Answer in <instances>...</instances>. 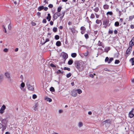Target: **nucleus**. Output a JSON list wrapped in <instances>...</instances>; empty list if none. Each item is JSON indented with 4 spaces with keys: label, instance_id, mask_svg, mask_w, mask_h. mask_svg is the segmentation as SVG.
Listing matches in <instances>:
<instances>
[{
    "label": "nucleus",
    "instance_id": "1",
    "mask_svg": "<svg viewBox=\"0 0 134 134\" xmlns=\"http://www.w3.org/2000/svg\"><path fill=\"white\" fill-rule=\"evenodd\" d=\"M27 89L30 91H33L34 88L33 85H31V82L29 80L27 81L26 83Z\"/></svg>",
    "mask_w": 134,
    "mask_h": 134
},
{
    "label": "nucleus",
    "instance_id": "2",
    "mask_svg": "<svg viewBox=\"0 0 134 134\" xmlns=\"http://www.w3.org/2000/svg\"><path fill=\"white\" fill-rule=\"evenodd\" d=\"M5 75L6 77L8 79V82L9 83H12L13 81V80L11 78L10 73L8 72H7L5 73Z\"/></svg>",
    "mask_w": 134,
    "mask_h": 134
},
{
    "label": "nucleus",
    "instance_id": "3",
    "mask_svg": "<svg viewBox=\"0 0 134 134\" xmlns=\"http://www.w3.org/2000/svg\"><path fill=\"white\" fill-rule=\"evenodd\" d=\"M132 48L131 47H129L126 51L125 56L127 57L130 54L132 51Z\"/></svg>",
    "mask_w": 134,
    "mask_h": 134
},
{
    "label": "nucleus",
    "instance_id": "4",
    "mask_svg": "<svg viewBox=\"0 0 134 134\" xmlns=\"http://www.w3.org/2000/svg\"><path fill=\"white\" fill-rule=\"evenodd\" d=\"M129 117L131 118L133 117L134 116V108L129 112Z\"/></svg>",
    "mask_w": 134,
    "mask_h": 134
},
{
    "label": "nucleus",
    "instance_id": "5",
    "mask_svg": "<svg viewBox=\"0 0 134 134\" xmlns=\"http://www.w3.org/2000/svg\"><path fill=\"white\" fill-rule=\"evenodd\" d=\"M61 55L62 58L65 60L68 57V54L64 52L62 53Z\"/></svg>",
    "mask_w": 134,
    "mask_h": 134
},
{
    "label": "nucleus",
    "instance_id": "6",
    "mask_svg": "<svg viewBox=\"0 0 134 134\" xmlns=\"http://www.w3.org/2000/svg\"><path fill=\"white\" fill-rule=\"evenodd\" d=\"M6 108V107L4 105H3L1 107L0 109V114H2L4 113V110Z\"/></svg>",
    "mask_w": 134,
    "mask_h": 134
},
{
    "label": "nucleus",
    "instance_id": "7",
    "mask_svg": "<svg viewBox=\"0 0 134 134\" xmlns=\"http://www.w3.org/2000/svg\"><path fill=\"white\" fill-rule=\"evenodd\" d=\"M109 23V20H108L105 19L104 20L103 24L104 25V27L106 28L107 26H108Z\"/></svg>",
    "mask_w": 134,
    "mask_h": 134
},
{
    "label": "nucleus",
    "instance_id": "8",
    "mask_svg": "<svg viewBox=\"0 0 134 134\" xmlns=\"http://www.w3.org/2000/svg\"><path fill=\"white\" fill-rule=\"evenodd\" d=\"M61 15L60 13L58 12H56L54 14L53 16V18L55 20L58 17L60 16Z\"/></svg>",
    "mask_w": 134,
    "mask_h": 134
},
{
    "label": "nucleus",
    "instance_id": "9",
    "mask_svg": "<svg viewBox=\"0 0 134 134\" xmlns=\"http://www.w3.org/2000/svg\"><path fill=\"white\" fill-rule=\"evenodd\" d=\"M71 95L73 97H75L77 96V94L75 90H73L71 92Z\"/></svg>",
    "mask_w": 134,
    "mask_h": 134
},
{
    "label": "nucleus",
    "instance_id": "10",
    "mask_svg": "<svg viewBox=\"0 0 134 134\" xmlns=\"http://www.w3.org/2000/svg\"><path fill=\"white\" fill-rule=\"evenodd\" d=\"M130 45L129 47L132 48V46L134 45V37L132 39L131 41L129 43Z\"/></svg>",
    "mask_w": 134,
    "mask_h": 134
},
{
    "label": "nucleus",
    "instance_id": "11",
    "mask_svg": "<svg viewBox=\"0 0 134 134\" xmlns=\"http://www.w3.org/2000/svg\"><path fill=\"white\" fill-rule=\"evenodd\" d=\"M110 122L109 120H107L106 121H103L102 123V124L103 125H107L108 124H110Z\"/></svg>",
    "mask_w": 134,
    "mask_h": 134
},
{
    "label": "nucleus",
    "instance_id": "12",
    "mask_svg": "<svg viewBox=\"0 0 134 134\" xmlns=\"http://www.w3.org/2000/svg\"><path fill=\"white\" fill-rule=\"evenodd\" d=\"M81 65L78 62H76L75 63V66L77 69H79L80 68Z\"/></svg>",
    "mask_w": 134,
    "mask_h": 134
},
{
    "label": "nucleus",
    "instance_id": "13",
    "mask_svg": "<svg viewBox=\"0 0 134 134\" xmlns=\"http://www.w3.org/2000/svg\"><path fill=\"white\" fill-rule=\"evenodd\" d=\"M5 24H6V25H8V28L9 29H10L11 27V25L10 24V21L9 20H8L6 23Z\"/></svg>",
    "mask_w": 134,
    "mask_h": 134
},
{
    "label": "nucleus",
    "instance_id": "14",
    "mask_svg": "<svg viewBox=\"0 0 134 134\" xmlns=\"http://www.w3.org/2000/svg\"><path fill=\"white\" fill-rule=\"evenodd\" d=\"M38 106V104L37 103H36L35 105L33 107V109L35 110L36 111L37 110V107Z\"/></svg>",
    "mask_w": 134,
    "mask_h": 134
},
{
    "label": "nucleus",
    "instance_id": "15",
    "mask_svg": "<svg viewBox=\"0 0 134 134\" xmlns=\"http://www.w3.org/2000/svg\"><path fill=\"white\" fill-rule=\"evenodd\" d=\"M83 124L82 122L80 121L78 123V126L79 128H80L83 126Z\"/></svg>",
    "mask_w": 134,
    "mask_h": 134
},
{
    "label": "nucleus",
    "instance_id": "16",
    "mask_svg": "<svg viewBox=\"0 0 134 134\" xmlns=\"http://www.w3.org/2000/svg\"><path fill=\"white\" fill-rule=\"evenodd\" d=\"M46 18L47 20H48V21H50L51 18V16L49 13L48 14L47 16L46 17Z\"/></svg>",
    "mask_w": 134,
    "mask_h": 134
},
{
    "label": "nucleus",
    "instance_id": "17",
    "mask_svg": "<svg viewBox=\"0 0 134 134\" xmlns=\"http://www.w3.org/2000/svg\"><path fill=\"white\" fill-rule=\"evenodd\" d=\"M6 26V24H5V23H4V24L3 25L2 27L3 29V30L4 31V32L5 33L7 32V31L6 30L5 28V27Z\"/></svg>",
    "mask_w": 134,
    "mask_h": 134
},
{
    "label": "nucleus",
    "instance_id": "18",
    "mask_svg": "<svg viewBox=\"0 0 134 134\" xmlns=\"http://www.w3.org/2000/svg\"><path fill=\"white\" fill-rule=\"evenodd\" d=\"M96 23L97 24H100V25L102 24V21L101 20L98 19L96 20Z\"/></svg>",
    "mask_w": 134,
    "mask_h": 134
},
{
    "label": "nucleus",
    "instance_id": "19",
    "mask_svg": "<svg viewBox=\"0 0 134 134\" xmlns=\"http://www.w3.org/2000/svg\"><path fill=\"white\" fill-rule=\"evenodd\" d=\"M98 45L99 46H102V47L104 48L103 43L101 42L100 41H98Z\"/></svg>",
    "mask_w": 134,
    "mask_h": 134
},
{
    "label": "nucleus",
    "instance_id": "20",
    "mask_svg": "<svg viewBox=\"0 0 134 134\" xmlns=\"http://www.w3.org/2000/svg\"><path fill=\"white\" fill-rule=\"evenodd\" d=\"M1 121L2 123H3L4 124H5L7 123V121L6 119H2Z\"/></svg>",
    "mask_w": 134,
    "mask_h": 134
},
{
    "label": "nucleus",
    "instance_id": "21",
    "mask_svg": "<svg viewBox=\"0 0 134 134\" xmlns=\"http://www.w3.org/2000/svg\"><path fill=\"white\" fill-rule=\"evenodd\" d=\"M73 63V60L72 59H71L68 61V64L69 65H71Z\"/></svg>",
    "mask_w": 134,
    "mask_h": 134
},
{
    "label": "nucleus",
    "instance_id": "22",
    "mask_svg": "<svg viewBox=\"0 0 134 134\" xmlns=\"http://www.w3.org/2000/svg\"><path fill=\"white\" fill-rule=\"evenodd\" d=\"M56 44L57 46H59L61 45V43L60 41H58L56 42Z\"/></svg>",
    "mask_w": 134,
    "mask_h": 134
},
{
    "label": "nucleus",
    "instance_id": "23",
    "mask_svg": "<svg viewBox=\"0 0 134 134\" xmlns=\"http://www.w3.org/2000/svg\"><path fill=\"white\" fill-rule=\"evenodd\" d=\"M44 7L43 6H42L39 7L38 8V11H40L41 10H42L44 9Z\"/></svg>",
    "mask_w": 134,
    "mask_h": 134
},
{
    "label": "nucleus",
    "instance_id": "24",
    "mask_svg": "<svg viewBox=\"0 0 134 134\" xmlns=\"http://www.w3.org/2000/svg\"><path fill=\"white\" fill-rule=\"evenodd\" d=\"M76 90V92H77V93L79 94H80L82 92L81 90L80 89H77Z\"/></svg>",
    "mask_w": 134,
    "mask_h": 134
},
{
    "label": "nucleus",
    "instance_id": "25",
    "mask_svg": "<svg viewBox=\"0 0 134 134\" xmlns=\"http://www.w3.org/2000/svg\"><path fill=\"white\" fill-rule=\"evenodd\" d=\"M77 56V54L76 53H72L71 54V56L73 58H75Z\"/></svg>",
    "mask_w": 134,
    "mask_h": 134
},
{
    "label": "nucleus",
    "instance_id": "26",
    "mask_svg": "<svg viewBox=\"0 0 134 134\" xmlns=\"http://www.w3.org/2000/svg\"><path fill=\"white\" fill-rule=\"evenodd\" d=\"M103 8L105 9H108L109 8V6L107 4H105L104 5Z\"/></svg>",
    "mask_w": 134,
    "mask_h": 134
},
{
    "label": "nucleus",
    "instance_id": "27",
    "mask_svg": "<svg viewBox=\"0 0 134 134\" xmlns=\"http://www.w3.org/2000/svg\"><path fill=\"white\" fill-rule=\"evenodd\" d=\"M134 17V15H133L130 16L129 18V21H130V20H131L133 19Z\"/></svg>",
    "mask_w": 134,
    "mask_h": 134
},
{
    "label": "nucleus",
    "instance_id": "28",
    "mask_svg": "<svg viewBox=\"0 0 134 134\" xmlns=\"http://www.w3.org/2000/svg\"><path fill=\"white\" fill-rule=\"evenodd\" d=\"M57 73L58 74L62 73L63 74V71H61L60 70H58L57 71Z\"/></svg>",
    "mask_w": 134,
    "mask_h": 134
},
{
    "label": "nucleus",
    "instance_id": "29",
    "mask_svg": "<svg viewBox=\"0 0 134 134\" xmlns=\"http://www.w3.org/2000/svg\"><path fill=\"white\" fill-rule=\"evenodd\" d=\"M107 15H113V13L112 12H107Z\"/></svg>",
    "mask_w": 134,
    "mask_h": 134
},
{
    "label": "nucleus",
    "instance_id": "30",
    "mask_svg": "<svg viewBox=\"0 0 134 134\" xmlns=\"http://www.w3.org/2000/svg\"><path fill=\"white\" fill-rule=\"evenodd\" d=\"M113 60V58H110L109 59V61L108 62V64H110V63Z\"/></svg>",
    "mask_w": 134,
    "mask_h": 134
},
{
    "label": "nucleus",
    "instance_id": "31",
    "mask_svg": "<svg viewBox=\"0 0 134 134\" xmlns=\"http://www.w3.org/2000/svg\"><path fill=\"white\" fill-rule=\"evenodd\" d=\"M99 10V9L98 8V7H96L94 9V10L96 12H97Z\"/></svg>",
    "mask_w": 134,
    "mask_h": 134
},
{
    "label": "nucleus",
    "instance_id": "32",
    "mask_svg": "<svg viewBox=\"0 0 134 134\" xmlns=\"http://www.w3.org/2000/svg\"><path fill=\"white\" fill-rule=\"evenodd\" d=\"M50 90L51 92H54L55 91V90L54 88L53 87H51L50 88Z\"/></svg>",
    "mask_w": 134,
    "mask_h": 134
},
{
    "label": "nucleus",
    "instance_id": "33",
    "mask_svg": "<svg viewBox=\"0 0 134 134\" xmlns=\"http://www.w3.org/2000/svg\"><path fill=\"white\" fill-rule=\"evenodd\" d=\"M71 75V74L69 73L68 74H67L66 75V76L67 78H69L70 77Z\"/></svg>",
    "mask_w": 134,
    "mask_h": 134
},
{
    "label": "nucleus",
    "instance_id": "34",
    "mask_svg": "<svg viewBox=\"0 0 134 134\" xmlns=\"http://www.w3.org/2000/svg\"><path fill=\"white\" fill-rule=\"evenodd\" d=\"M80 30L81 31H85L86 28L83 26H82L80 28Z\"/></svg>",
    "mask_w": 134,
    "mask_h": 134
},
{
    "label": "nucleus",
    "instance_id": "35",
    "mask_svg": "<svg viewBox=\"0 0 134 134\" xmlns=\"http://www.w3.org/2000/svg\"><path fill=\"white\" fill-rule=\"evenodd\" d=\"M57 28L54 27L53 28V31L55 32H56L57 31Z\"/></svg>",
    "mask_w": 134,
    "mask_h": 134
},
{
    "label": "nucleus",
    "instance_id": "36",
    "mask_svg": "<svg viewBox=\"0 0 134 134\" xmlns=\"http://www.w3.org/2000/svg\"><path fill=\"white\" fill-rule=\"evenodd\" d=\"M64 70H67L68 71H70V69L69 68L65 67L64 68Z\"/></svg>",
    "mask_w": 134,
    "mask_h": 134
},
{
    "label": "nucleus",
    "instance_id": "37",
    "mask_svg": "<svg viewBox=\"0 0 134 134\" xmlns=\"http://www.w3.org/2000/svg\"><path fill=\"white\" fill-rule=\"evenodd\" d=\"M90 18L91 19H94L95 18V15L94 14H92L90 16Z\"/></svg>",
    "mask_w": 134,
    "mask_h": 134
},
{
    "label": "nucleus",
    "instance_id": "38",
    "mask_svg": "<svg viewBox=\"0 0 134 134\" xmlns=\"http://www.w3.org/2000/svg\"><path fill=\"white\" fill-rule=\"evenodd\" d=\"M59 38V35H56L55 36V38L57 40H58Z\"/></svg>",
    "mask_w": 134,
    "mask_h": 134
},
{
    "label": "nucleus",
    "instance_id": "39",
    "mask_svg": "<svg viewBox=\"0 0 134 134\" xmlns=\"http://www.w3.org/2000/svg\"><path fill=\"white\" fill-rule=\"evenodd\" d=\"M114 25L116 26H118L119 25V23L118 21L115 22V23Z\"/></svg>",
    "mask_w": 134,
    "mask_h": 134
},
{
    "label": "nucleus",
    "instance_id": "40",
    "mask_svg": "<svg viewBox=\"0 0 134 134\" xmlns=\"http://www.w3.org/2000/svg\"><path fill=\"white\" fill-rule=\"evenodd\" d=\"M21 86L22 88H24L25 86V84L24 83L22 82L21 83L20 85Z\"/></svg>",
    "mask_w": 134,
    "mask_h": 134
},
{
    "label": "nucleus",
    "instance_id": "41",
    "mask_svg": "<svg viewBox=\"0 0 134 134\" xmlns=\"http://www.w3.org/2000/svg\"><path fill=\"white\" fill-rule=\"evenodd\" d=\"M62 8V7H59L57 9V11L58 12H59L60 11Z\"/></svg>",
    "mask_w": 134,
    "mask_h": 134
},
{
    "label": "nucleus",
    "instance_id": "42",
    "mask_svg": "<svg viewBox=\"0 0 134 134\" xmlns=\"http://www.w3.org/2000/svg\"><path fill=\"white\" fill-rule=\"evenodd\" d=\"M37 97V96L36 95L34 94L32 95V98L33 99H34Z\"/></svg>",
    "mask_w": 134,
    "mask_h": 134
},
{
    "label": "nucleus",
    "instance_id": "43",
    "mask_svg": "<svg viewBox=\"0 0 134 134\" xmlns=\"http://www.w3.org/2000/svg\"><path fill=\"white\" fill-rule=\"evenodd\" d=\"M120 62V61L119 60H116L115 62V64H118Z\"/></svg>",
    "mask_w": 134,
    "mask_h": 134
},
{
    "label": "nucleus",
    "instance_id": "44",
    "mask_svg": "<svg viewBox=\"0 0 134 134\" xmlns=\"http://www.w3.org/2000/svg\"><path fill=\"white\" fill-rule=\"evenodd\" d=\"M88 52L87 51L86 52L84 53L83 54V55H84V56H86L88 55Z\"/></svg>",
    "mask_w": 134,
    "mask_h": 134
},
{
    "label": "nucleus",
    "instance_id": "45",
    "mask_svg": "<svg viewBox=\"0 0 134 134\" xmlns=\"http://www.w3.org/2000/svg\"><path fill=\"white\" fill-rule=\"evenodd\" d=\"M8 49L7 48H5L4 49L3 51L5 52H8Z\"/></svg>",
    "mask_w": 134,
    "mask_h": 134
},
{
    "label": "nucleus",
    "instance_id": "46",
    "mask_svg": "<svg viewBox=\"0 0 134 134\" xmlns=\"http://www.w3.org/2000/svg\"><path fill=\"white\" fill-rule=\"evenodd\" d=\"M50 8H52L53 7V4H49L48 6Z\"/></svg>",
    "mask_w": 134,
    "mask_h": 134
},
{
    "label": "nucleus",
    "instance_id": "47",
    "mask_svg": "<svg viewBox=\"0 0 134 134\" xmlns=\"http://www.w3.org/2000/svg\"><path fill=\"white\" fill-rule=\"evenodd\" d=\"M71 30L72 33L74 32H75V29L74 28H71Z\"/></svg>",
    "mask_w": 134,
    "mask_h": 134
},
{
    "label": "nucleus",
    "instance_id": "48",
    "mask_svg": "<svg viewBox=\"0 0 134 134\" xmlns=\"http://www.w3.org/2000/svg\"><path fill=\"white\" fill-rule=\"evenodd\" d=\"M85 37L86 39H88L89 38V36L87 34H85Z\"/></svg>",
    "mask_w": 134,
    "mask_h": 134
},
{
    "label": "nucleus",
    "instance_id": "49",
    "mask_svg": "<svg viewBox=\"0 0 134 134\" xmlns=\"http://www.w3.org/2000/svg\"><path fill=\"white\" fill-rule=\"evenodd\" d=\"M109 60V58L108 57H107L105 59V62L108 61Z\"/></svg>",
    "mask_w": 134,
    "mask_h": 134
},
{
    "label": "nucleus",
    "instance_id": "50",
    "mask_svg": "<svg viewBox=\"0 0 134 134\" xmlns=\"http://www.w3.org/2000/svg\"><path fill=\"white\" fill-rule=\"evenodd\" d=\"M46 22H47V21H46V19H44L42 21V23H46Z\"/></svg>",
    "mask_w": 134,
    "mask_h": 134
},
{
    "label": "nucleus",
    "instance_id": "51",
    "mask_svg": "<svg viewBox=\"0 0 134 134\" xmlns=\"http://www.w3.org/2000/svg\"><path fill=\"white\" fill-rule=\"evenodd\" d=\"M130 61L131 62H134V58H133L131 59L130 60Z\"/></svg>",
    "mask_w": 134,
    "mask_h": 134
},
{
    "label": "nucleus",
    "instance_id": "52",
    "mask_svg": "<svg viewBox=\"0 0 134 134\" xmlns=\"http://www.w3.org/2000/svg\"><path fill=\"white\" fill-rule=\"evenodd\" d=\"M94 14H95V15H96V17L97 18H99V15H98L96 13H95Z\"/></svg>",
    "mask_w": 134,
    "mask_h": 134
},
{
    "label": "nucleus",
    "instance_id": "53",
    "mask_svg": "<svg viewBox=\"0 0 134 134\" xmlns=\"http://www.w3.org/2000/svg\"><path fill=\"white\" fill-rule=\"evenodd\" d=\"M49 41V40L48 38H47L46 40V41H45L44 42V43H45L47 42H48Z\"/></svg>",
    "mask_w": 134,
    "mask_h": 134
},
{
    "label": "nucleus",
    "instance_id": "54",
    "mask_svg": "<svg viewBox=\"0 0 134 134\" xmlns=\"http://www.w3.org/2000/svg\"><path fill=\"white\" fill-rule=\"evenodd\" d=\"M109 48L108 47L105 49V51L106 52H107L109 50Z\"/></svg>",
    "mask_w": 134,
    "mask_h": 134
},
{
    "label": "nucleus",
    "instance_id": "55",
    "mask_svg": "<svg viewBox=\"0 0 134 134\" xmlns=\"http://www.w3.org/2000/svg\"><path fill=\"white\" fill-rule=\"evenodd\" d=\"M63 110H60L59 111V113H61L63 112Z\"/></svg>",
    "mask_w": 134,
    "mask_h": 134
},
{
    "label": "nucleus",
    "instance_id": "56",
    "mask_svg": "<svg viewBox=\"0 0 134 134\" xmlns=\"http://www.w3.org/2000/svg\"><path fill=\"white\" fill-rule=\"evenodd\" d=\"M50 66L52 67H55V65L52 63L50 64Z\"/></svg>",
    "mask_w": 134,
    "mask_h": 134
},
{
    "label": "nucleus",
    "instance_id": "57",
    "mask_svg": "<svg viewBox=\"0 0 134 134\" xmlns=\"http://www.w3.org/2000/svg\"><path fill=\"white\" fill-rule=\"evenodd\" d=\"M31 24L33 26H35L36 25V23L34 22H32Z\"/></svg>",
    "mask_w": 134,
    "mask_h": 134
},
{
    "label": "nucleus",
    "instance_id": "58",
    "mask_svg": "<svg viewBox=\"0 0 134 134\" xmlns=\"http://www.w3.org/2000/svg\"><path fill=\"white\" fill-rule=\"evenodd\" d=\"M109 33L110 34H112L113 33V31L112 30H110L109 31Z\"/></svg>",
    "mask_w": 134,
    "mask_h": 134
},
{
    "label": "nucleus",
    "instance_id": "59",
    "mask_svg": "<svg viewBox=\"0 0 134 134\" xmlns=\"http://www.w3.org/2000/svg\"><path fill=\"white\" fill-rule=\"evenodd\" d=\"M50 24L51 25H52L53 24V22L52 21H51L50 22Z\"/></svg>",
    "mask_w": 134,
    "mask_h": 134
},
{
    "label": "nucleus",
    "instance_id": "60",
    "mask_svg": "<svg viewBox=\"0 0 134 134\" xmlns=\"http://www.w3.org/2000/svg\"><path fill=\"white\" fill-rule=\"evenodd\" d=\"M85 31H81V33L82 34H83L85 32Z\"/></svg>",
    "mask_w": 134,
    "mask_h": 134
},
{
    "label": "nucleus",
    "instance_id": "61",
    "mask_svg": "<svg viewBox=\"0 0 134 134\" xmlns=\"http://www.w3.org/2000/svg\"><path fill=\"white\" fill-rule=\"evenodd\" d=\"M130 27H131V28L132 29H133L134 28V26L133 25H131V26H130Z\"/></svg>",
    "mask_w": 134,
    "mask_h": 134
},
{
    "label": "nucleus",
    "instance_id": "62",
    "mask_svg": "<svg viewBox=\"0 0 134 134\" xmlns=\"http://www.w3.org/2000/svg\"><path fill=\"white\" fill-rule=\"evenodd\" d=\"M114 33L115 34H117V33H118L117 31L116 30H115L114 31Z\"/></svg>",
    "mask_w": 134,
    "mask_h": 134
},
{
    "label": "nucleus",
    "instance_id": "63",
    "mask_svg": "<svg viewBox=\"0 0 134 134\" xmlns=\"http://www.w3.org/2000/svg\"><path fill=\"white\" fill-rule=\"evenodd\" d=\"M48 101L49 102H51L52 101V100L50 98H48Z\"/></svg>",
    "mask_w": 134,
    "mask_h": 134
},
{
    "label": "nucleus",
    "instance_id": "64",
    "mask_svg": "<svg viewBox=\"0 0 134 134\" xmlns=\"http://www.w3.org/2000/svg\"><path fill=\"white\" fill-rule=\"evenodd\" d=\"M40 15H41V13H40L39 12H38L37 13V15L38 16H40Z\"/></svg>",
    "mask_w": 134,
    "mask_h": 134
}]
</instances>
